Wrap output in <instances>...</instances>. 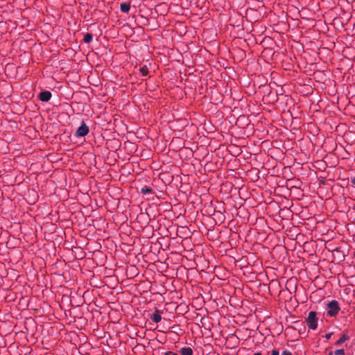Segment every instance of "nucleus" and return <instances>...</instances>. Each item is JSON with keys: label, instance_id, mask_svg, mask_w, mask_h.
<instances>
[{"label": "nucleus", "instance_id": "1", "mask_svg": "<svg viewBox=\"0 0 355 355\" xmlns=\"http://www.w3.org/2000/svg\"><path fill=\"white\" fill-rule=\"evenodd\" d=\"M318 318L315 311H310L306 318V323L309 330H315L318 327Z\"/></svg>", "mask_w": 355, "mask_h": 355}, {"label": "nucleus", "instance_id": "2", "mask_svg": "<svg viewBox=\"0 0 355 355\" xmlns=\"http://www.w3.org/2000/svg\"><path fill=\"white\" fill-rule=\"evenodd\" d=\"M340 307L336 300H332L327 304V315L334 317L338 315Z\"/></svg>", "mask_w": 355, "mask_h": 355}, {"label": "nucleus", "instance_id": "3", "mask_svg": "<svg viewBox=\"0 0 355 355\" xmlns=\"http://www.w3.org/2000/svg\"><path fill=\"white\" fill-rule=\"evenodd\" d=\"M89 132V127L87 125L85 121H82L80 126L78 128L74 135L76 137H83L86 136Z\"/></svg>", "mask_w": 355, "mask_h": 355}, {"label": "nucleus", "instance_id": "4", "mask_svg": "<svg viewBox=\"0 0 355 355\" xmlns=\"http://www.w3.org/2000/svg\"><path fill=\"white\" fill-rule=\"evenodd\" d=\"M162 311L159 310V309H156L155 311V312L150 315V318L155 323H158L161 320H162Z\"/></svg>", "mask_w": 355, "mask_h": 355}, {"label": "nucleus", "instance_id": "5", "mask_svg": "<svg viewBox=\"0 0 355 355\" xmlns=\"http://www.w3.org/2000/svg\"><path fill=\"white\" fill-rule=\"evenodd\" d=\"M51 93L49 91H43L39 94V99L42 102H47L51 98Z\"/></svg>", "mask_w": 355, "mask_h": 355}, {"label": "nucleus", "instance_id": "6", "mask_svg": "<svg viewBox=\"0 0 355 355\" xmlns=\"http://www.w3.org/2000/svg\"><path fill=\"white\" fill-rule=\"evenodd\" d=\"M179 352L180 353L181 355H193V349L189 347H182L180 349Z\"/></svg>", "mask_w": 355, "mask_h": 355}, {"label": "nucleus", "instance_id": "7", "mask_svg": "<svg viewBox=\"0 0 355 355\" xmlns=\"http://www.w3.org/2000/svg\"><path fill=\"white\" fill-rule=\"evenodd\" d=\"M121 11L123 12H128L130 9V3H123L120 6Z\"/></svg>", "mask_w": 355, "mask_h": 355}, {"label": "nucleus", "instance_id": "8", "mask_svg": "<svg viewBox=\"0 0 355 355\" xmlns=\"http://www.w3.org/2000/svg\"><path fill=\"white\" fill-rule=\"evenodd\" d=\"M141 192L144 194V195H149V194H151L153 193V189L151 187H148V186H144L141 188Z\"/></svg>", "mask_w": 355, "mask_h": 355}, {"label": "nucleus", "instance_id": "9", "mask_svg": "<svg viewBox=\"0 0 355 355\" xmlns=\"http://www.w3.org/2000/svg\"><path fill=\"white\" fill-rule=\"evenodd\" d=\"M348 339V336L345 334H343L340 338L336 342L335 345L339 346L345 343Z\"/></svg>", "mask_w": 355, "mask_h": 355}, {"label": "nucleus", "instance_id": "10", "mask_svg": "<svg viewBox=\"0 0 355 355\" xmlns=\"http://www.w3.org/2000/svg\"><path fill=\"white\" fill-rule=\"evenodd\" d=\"M139 71L143 76H146L148 74V69L146 66H144L139 69Z\"/></svg>", "mask_w": 355, "mask_h": 355}, {"label": "nucleus", "instance_id": "11", "mask_svg": "<svg viewBox=\"0 0 355 355\" xmlns=\"http://www.w3.org/2000/svg\"><path fill=\"white\" fill-rule=\"evenodd\" d=\"M93 36L91 33H87L84 37V42L85 43H90L92 41Z\"/></svg>", "mask_w": 355, "mask_h": 355}, {"label": "nucleus", "instance_id": "12", "mask_svg": "<svg viewBox=\"0 0 355 355\" xmlns=\"http://www.w3.org/2000/svg\"><path fill=\"white\" fill-rule=\"evenodd\" d=\"M334 355H344L345 354V350L343 349H338L334 351Z\"/></svg>", "mask_w": 355, "mask_h": 355}, {"label": "nucleus", "instance_id": "13", "mask_svg": "<svg viewBox=\"0 0 355 355\" xmlns=\"http://www.w3.org/2000/svg\"><path fill=\"white\" fill-rule=\"evenodd\" d=\"M271 355H279V352L277 349H273L271 352Z\"/></svg>", "mask_w": 355, "mask_h": 355}, {"label": "nucleus", "instance_id": "14", "mask_svg": "<svg viewBox=\"0 0 355 355\" xmlns=\"http://www.w3.org/2000/svg\"><path fill=\"white\" fill-rule=\"evenodd\" d=\"M282 355H292L291 352L288 350H284Z\"/></svg>", "mask_w": 355, "mask_h": 355}, {"label": "nucleus", "instance_id": "15", "mask_svg": "<svg viewBox=\"0 0 355 355\" xmlns=\"http://www.w3.org/2000/svg\"><path fill=\"white\" fill-rule=\"evenodd\" d=\"M164 355H178V354L171 351H168L164 354Z\"/></svg>", "mask_w": 355, "mask_h": 355}, {"label": "nucleus", "instance_id": "16", "mask_svg": "<svg viewBox=\"0 0 355 355\" xmlns=\"http://www.w3.org/2000/svg\"><path fill=\"white\" fill-rule=\"evenodd\" d=\"M331 336H332V333H329V334H327L325 335V336H324V337H325V338H326L327 340H329V339H330V338L331 337Z\"/></svg>", "mask_w": 355, "mask_h": 355}, {"label": "nucleus", "instance_id": "17", "mask_svg": "<svg viewBox=\"0 0 355 355\" xmlns=\"http://www.w3.org/2000/svg\"><path fill=\"white\" fill-rule=\"evenodd\" d=\"M351 183L352 185L355 186V177L351 179Z\"/></svg>", "mask_w": 355, "mask_h": 355}, {"label": "nucleus", "instance_id": "18", "mask_svg": "<svg viewBox=\"0 0 355 355\" xmlns=\"http://www.w3.org/2000/svg\"><path fill=\"white\" fill-rule=\"evenodd\" d=\"M253 355H262V354L260 352H257V353L254 354Z\"/></svg>", "mask_w": 355, "mask_h": 355}, {"label": "nucleus", "instance_id": "19", "mask_svg": "<svg viewBox=\"0 0 355 355\" xmlns=\"http://www.w3.org/2000/svg\"><path fill=\"white\" fill-rule=\"evenodd\" d=\"M329 355H334V353L330 352V353H329Z\"/></svg>", "mask_w": 355, "mask_h": 355}]
</instances>
